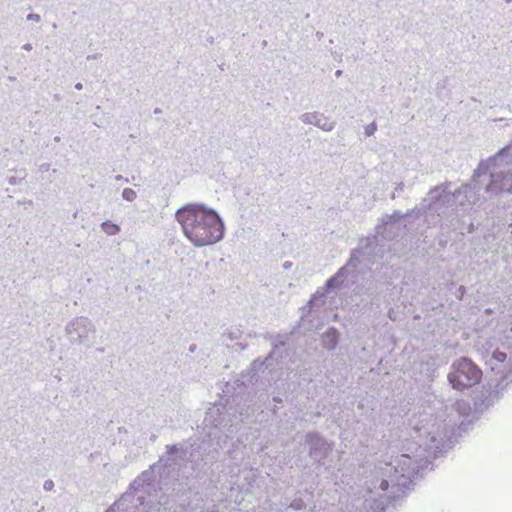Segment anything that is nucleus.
Returning a JSON list of instances; mask_svg holds the SVG:
<instances>
[{"label": "nucleus", "mask_w": 512, "mask_h": 512, "mask_svg": "<svg viewBox=\"0 0 512 512\" xmlns=\"http://www.w3.org/2000/svg\"><path fill=\"white\" fill-rule=\"evenodd\" d=\"M457 409L460 413H466V411L469 410L470 407L465 403L459 402L457 403Z\"/></svg>", "instance_id": "22"}, {"label": "nucleus", "mask_w": 512, "mask_h": 512, "mask_svg": "<svg viewBox=\"0 0 512 512\" xmlns=\"http://www.w3.org/2000/svg\"><path fill=\"white\" fill-rule=\"evenodd\" d=\"M339 332L335 328H329L323 335V345L327 349H334L338 343Z\"/></svg>", "instance_id": "15"}, {"label": "nucleus", "mask_w": 512, "mask_h": 512, "mask_svg": "<svg viewBox=\"0 0 512 512\" xmlns=\"http://www.w3.org/2000/svg\"><path fill=\"white\" fill-rule=\"evenodd\" d=\"M493 333V337L503 344L512 339V321H508L506 316L498 319L493 325Z\"/></svg>", "instance_id": "13"}, {"label": "nucleus", "mask_w": 512, "mask_h": 512, "mask_svg": "<svg viewBox=\"0 0 512 512\" xmlns=\"http://www.w3.org/2000/svg\"><path fill=\"white\" fill-rule=\"evenodd\" d=\"M76 88L77 89H81L82 88V84L81 83L76 84Z\"/></svg>", "instance_id": "26"}, {"label": "nucleus", "mask_w": 512, "mask_h": 512, "mask_svg": "<svg viewBox=\"0 0 512 512\" xmlns=\"http://www.w3.org/2000/svg\"><path fill=\"white\" fill-rule=\"evenodd\" d=\"M175 220L183 235L195 247L214 245L225 236V223L219 213L203 204L190 203L178 209Z\"/></svg>", "instance_id": "2"}, {"label": "nucleus", "mask_w": 512, "mask_h": 512, "mask_svg": "<svg viewBox=\"0 0 512 512\" xmlns=\"http://www.w3.org/2000/svg\"><path fill=\"white\" fill-rule=\"evenodd\" d=\"M452 193L448 185H440L431 189L421 204L424 213L445 215L448 208L452 207Z\"/></svg>", "instance_id": "6"}, {"label": "nucleus", "mask_w": 512, "mask_h": 512, "mask_svg": "<svg viewBox=\"0 0 512 512\" xmlns=\"http://www.w3.org/2000/svg\"><path fill=\"white\" fill-rule=\"evenodd\" d=\"M349 265L350 264L340 268L338 270V272L333 277H331L330 279L327 280V282H326L327 289H335V288H339L343 285L344 281L346 280V278L348 277L349 272H350Z\"/></svg>", "instance_id": "14"}, {"label": "nucleus", "mask_w": 512, "mask_h": 512, "mask_svg": "<svg viewBox=\"0 0 512 512\" xmlns=\"http://www.w3.org/2000/svg\"><path fill=\"white\" fill-rule=\"evenodd\" d=\"M415 439L418 448L413 455L401 454L393 462L385 463L376 468L371 481L370 493L381 496L390 493L397 496L408 487L411 477L421 467V462L429 454H435L445 446L448 429L443 420L434 415H422L414 424Z\"/></svg>", "instance_id": "1"}, {"label": "nucleus", "mask_w": 512, "mask_h": 512, "mask_svg": "<svg viewBox=\"0 0 512 512\" xmlns=\"http://www.w3.org/2000/svg\"><path fill=\"white\" fill-rule=\"evenodd\" d=\"M377 130V125L375 123H371L365 128V134L367 136H372Z\"/></svg>", "instance_id": "20"}, {"label": "nucleus", "mask_w": 512, "mask_h": 512, "mask_svg": "<svg viewBox=\"0 0 512 512\" xmlns=\"http://www.w3.org/2000/svg\"><path fill=\"white\" fill-rule=\"evenodd\" d=\"M500 158L501 156H497L489 160L487 164L480 165L474 173V178L480 177L482 172L492 168V171L490 172V181L486 186V192L495 197L512 193V173L510 170L495 168Z\"/></svg>", "instance_id": "4"}, {"label": "nucleus", "mask_w": 512, "mask_h": 512, "mask_svg": "<svg viewBox=\"0 0 512 512\" xmlns=\"http://www.w3.org/2000/svg\"><path fill=\"white\" fill-rule=\"evenodd\" d=\"M27 20L35 23H39L41 21V16L36 13H30L27 15Z\"/></svg>", "instance_id": "21"}, {"label": "nucleus", "mask_w": 512, "mask_h": 512, "mask_svg": "<svg viewBox=\"0 0 512 512\" xmlns=\"http://www.w3.org/2000/svg\"><path fill=\"white\" fill-rule=\"evenodd\" d=\"M219 414H220V408L218 406L211 407L207 411L206 417H205V422L207 423V425L217 426L219 421L215 417L218 416Z\"/></svg>", "instance_id": "16"}, {"label": "nucleus", "mask_w": 512, "mask_h": 512, "mask_svg": "<svg viewBox=\"0 0 512 512\" xmlns=\"http://www.w3.org/2000/svg\"><path fill=\"white\" fill-rule=\"evenodd\" d=\"M419 211H412L407 214H400L399 212H395L392 215H387L383 218L384 225V233H392L395 229L399 230L401 228L407 227L410 219L414 217V215H418Z\"/></svg>", "instance_id": "12"}, {"label": "nucleus", "mask_w": 512, "mask_h": 512, "mask_svg": "<svg viewBox=\"0 0 512 512\" xmlns=\"http://www.w3.org/2000/svg\"><path fill=\"white\" fill-rule=\"evenodd\" d=\"M69 340L73 343L91 347L96 340V329L92 321L84 316L72 319L65 328Z\"/></svg>", "instance_id": "5"}, {"label": "nucleus", "mask_w": 512, "mask_h": 512, "mask_svg": "<svg viewBox=\"0 0 512 512\" xmlns=\"http://www.w3.org/2000/svg\"><path fill=\"white\" fill-rule=\"evenodd\" d=\"M323 297H324V292H320V291H317L313 296L312 298L310 299L309 301V305L312 307V306H315V305H318V302H323Z\"/></svg>", "instance_id": "19"}, {"label": "nucleus", "mask_w": 512, "mask_h": 512, "mask_svg": "<svg viewBox=\"0 0 512 512\" xmlns=\"http://www.w3.org/2000/svg\"><path fill=\"white\" fill-rule=\"evenodd\" d=\"M481 379V369L466 357L454 361L448 374L449 383L455 390L459 391L477 385Z\"/></svg>", "instance_id": "3"}, {"label": "nucleus", "mask_w": 512, "mask_h": 512, "mask_svg": "<svg viewBox=\"0 0 512 512\" xmlns=\"http://www.w3.org/2000/svg\"><path fill=\"white\" fill-rule=\"evenodd\" d=\"M486 364L495 373L498 386L512 382V355L508 357L506 353L496 350L486 360Z\"/></svg>", "instance_id": "7"}, {"label": "nucleus", "mask_w": 512, "mask_h": 512, "mask_svg": "<svg viewBox=\"0 0 512 512\" xmlns=\"http://www.w3.org/2000/svg\"><path fill=\"white\" fill-rule=\"evenodd\" d=\"M306 441L309 446L310 456L318 462L324 460L332 451V445L317 434H308Z\"/></svg>", "instance_id": "10"}, {"label": "nucleus", "mask_w": 512, "mask_h": 512, "mask_svg": "<svg viewBox=\"0 0 512 512\" xmlns=\"http://www.w3.org/2000/svg\"><path fill=\"white\" fill-rule=\"evenodd\" d=\"M176 446H171V447H168V452L169 453H173L174 451H176Z\"/></svg>", "instance_id": "25"}, {"label": "nucleus", "mask_w": 512, "mask_h": 512, "mask_svg": "<svg viewBox=\"0 0 512 512\" xmlns=\"http://www.w3.org/2000/svg\"><path fill=\"white\" fill-rule=\"evenodd\" d=\"M122 198L128 202H132L137 198V193L131 188H125L122 191Z\"/></svg>", "instance_id": "18"}, {"label": "nucleus", "mask_w": 512, "mask_h": 512, "mask_svg": "<svg viewBox=\"0 0 512 512\" xmlns=\"http://www.w3.org/2000/svg\"><path fill=\"white\" fill-rule=\"evenodd\" d=\"M452 196V207L454 206L453 210L457 213H465L478 201L476 184L471 183L463 185L452 193Z\"/></svg>", "instance_id": "9"}, {"label": "nucleus", "mask_w": 512, "mask_h": 512, "mask_svg": "<svg viewBox=\"0 0 512 512\" xmlns=\"http://www.w3.org/2000/svg\"><path fill=\"white\" fill-rule=\"evenodd\" d=\"M22 48L26 51H31L32 50V45L30 43H27V44H24L22 46Z\"/></svg>", "instance_id": "24"}, {"label": "nucleus", "mask_w": 512, "mask_h": 512, "mask_svg": "<svg viewBox=\"0 0 512 512\" xmlns=\"http://www.w3.org/2000/svg\"><path fill=\"white\" fill-rule=\"evenodd\" d=\"M300 120L306 125H314L325 132H331L336 127L335 120L318 111L303 113Z\"/></svg>", "instance_id": "11"}, {"label": "nucleus", "mask_w": 512, "mask_h": 512, "mask_svg": "<svg viewBox=\"0 0 512 512\" xmlns=\"http://www.w3.org/2000/svg\"><path fill=\"white\" fill-rule=\"evenodd\" d=\"M150 475L151 472H144L137 480L134 481L132 485L134 492L125 493L106 512L127 511L129 503H132L134 500H137L141 505H143L142 490H144V484L150 480Z\"/></svg>", "instance_id": "8"}, {"label": "nucleus", "mask_w": 512, "mask_h": 512, "mask_svg": "<svg viewBox=\"0 0 512 512\" xmlns=\"http://www.w3.org/2000/svg\"><path fill=\"white\" fill-rule=\"evenodd\" d=\"M52 487H53V482L52 481H46L44 483V489L45 490H50Z\"/></svg>", "instance_id": "23"}, {"label": "nucleus", "mask_w": 512, "mask_h": 512, "mask_svg": "<svg viewBox=\"0 0 512 512\" xmlns=\"http://www.w3.org/2000/svg\"><path fill=\"white\" fill-rule=\"evenodd\" d=\"M101 229L108 236H114L120 232V227L111 221L103 222L101 224Z\"/></svg>", "instance_id": "17"}, {"label": "nucleus", "mask_w": 512, "mask_h": 512, "mask_svg": "<svg viewBox=\"0 0 512 512\" xmlns=\"http://www.w3.org/2000/svg\"><path fill=\"white\" fill-rule=\"evenodd\" d=\"M122 179H123V177H122V176H120V175H119V176H117V180H122Z\"/></svg>", "instance_id": "27"}]
</instances>
